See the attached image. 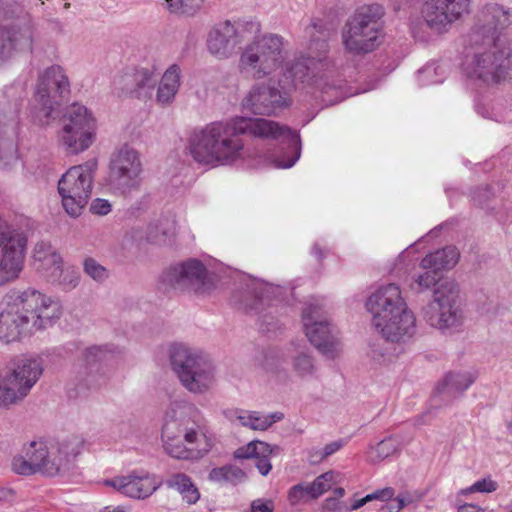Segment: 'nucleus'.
Masks as SVG:
<instances>
[{
    "label": "nucleus",
    "mask_w": 512,
    "mask_h": 512,
    "mask_svg": "<svg viewBox=\"0 0 512 512\" xmlns=\"http://www.w3.org/2000/svg\"><path fill=\"white\" fill-rule=\"evenodd\" d=\"M401 510H398L396 502L392 504H383L379 508V512H400Z\"/></svg>",
    "instance_id": "64"
},
{
    "label": "nucleus",
    "mask_w": 512,
    "mask_h": 512,
    "mask_svg": "<svg viewBox=\"0 0 512 512\" xmlns=\"http://www.w3.org/2000/svg\"><path fill=\"white\" fill-rule=\"evenodd\" d=\"M339 482V473L335 471H327L318 477L312 482L314 486V491L317 492L318 497L323 495L325 492L330 490L333 485Z\"/></svg>",
    "instance_id": "44"
},
{
    "label": "nucleus",
    "mask_w": 512,
    "mask_h": 512,
    "mask_svg": "<svg viewBox=\"0 0 512 512\" xmlns=\"http://www.w3.org/2000/svg\"><path fill=\"white\" fill-rule=\"evenodd\" d=\"M495 193L490 185L479 186L472 191L471 199L473 203L481 208H488Z\"/></svg>",
    "instance_id": "47"
},
{
    "label": "nucleus",
    "mask_w": 512,
    "mask_h": 512,
    "mask_svg": "<svg viewBox=\"0 0 512 512\" xmlns=\"http://www.w3.org/2000/svg\"><path fill=\"white\" fill-rule=\"evenodd\" d=\"M300 484L304 489L303 493H304L306 502L319 498L317 492L312 490V489H314V486L312 483H300Z\"/></svg>",
    "instance_id": "62"
},
{
    "label": "nucleus",
    "mask_w": 512,
    "mask_h": 512,
    "mask_svg": "<svg viewBox=\"0 0 512 512\" xmlns=\"http://www.w3.org/2000/svg\"><path fill=\"white\" fill-rule=\"evenodd\" d=\"M458 512H484L479 506L473 504H464L458 508Z\"/></svg>",
    "instance_id": "63"
},
{
    "label": "nucleus",
    "mask_w": 512,
    "mask_h": 512,
    "mask_svg": "<svg viewBox=\"0 0 512 512\" xmlns=\"http://www.w3.org/2000/svg\"><path fill=\"white\" fill-rule=\"evenodd\" d=\"M163 484L171 490L178 492L182 500L188 505L196 504L200 499V492L192 478L185 473L170 474Z\"/></svg>",
    "instance_id": "32"
},
{
    "label": "nucleus",
    "mask_w": 512,
    "mask_h": 512,
    "mask_svg": "<svg viewBox=\"0 0 512 512\" xmlns=\"http://www.w3.org/2000/svg\"><path fill=\"white\" fill-rule=\"evenodd\" d=\"M12 469L15 473L20 475H33L39 471L32 465L29 457L24 453L23 455L14 457L12 461Z\"/></svg>",
    "instance_id": "49"
},
{
    "label": "nucleus",
    "mask_w": 512,
    "mask_h": 512,
    "mask_svg": "<svg viewBox=\"0 0 512 512\" xmlns=\"http://www.w3.org/2000/svg\"><path fill=\"white\" fill-rule=\"evenodd\" d=\"M42 372L43 368L39 359L21 358L6 376L17 383V385H28V390L30 391L42 375Z\"/></svg>",
    "instance_id": "29"
},
{
    "label": "nucleus",
    "mask_w": 512,
    "mask_h": 512,
    "mask_svg": "<svg viewBox=\"0 0 512 512\" xmlns=\"http://www.w3.org/2000/svg\"><path fill=\"white\" fill-rule=\"evenodd\" d=\"M36 294L37 301L31 306H27L30 310L33 311V314L30 316V320L32 321V326L35 327L36 330L44 329L47 326H50L55 319H58L61 315V306L59 302L52 300L51 298L45 297L37 290H26L22 292L23 299L28 298V294Z\"/></svg>",
    "instance_id": "21"
},
{
    "label": "nucleus",
    "mask_w": 512,
    "mask_h": 512,
    "mask_svg": "<svg viewBox=\"0 0 512 512\" xmlns=\"http://www.w3.org/2000/svg\"><path fill=\"white\" fill-rule=\"evenodd\" d=\"M101 354L102 350L100 347L92 346L84 351L83 357L88 364H92L100 360Z\"/></svg>",
    "instance_id": "59"
},
{
    "label": "nucleus",
    "mask_w": 512,
    "mask_h": 512,
    "mask_svg": "<svg viewBox=\"0 0 512 512\" xmlns=\"http://www.w3.org/2000/svg\"><path fill=\"white\" fill-rule=\"evenodd\" d=\"M118 84L121 86V95L131 97L139 95V88H136L133 73H125L120 76Z\"/></svg>",
    "instance_id": "51"
},
{
    "label": "nucleus",
    "mask_w": 512,
    "mask_h": 512,
    "mask_svg": "<svg viewBox=\"0 0 512 512\" xmlns=\"http://www.w3.org/2000/svg\"><path fill=\"white\" fill-rule=\"evenodd\" d=\"M28 298L23 299L22 293L14 298L11 296V302L0 313V340L10 343L19 339L20 334L30 323V316L33 311L27 308L37 300L38 295L28 294Z\"/></svg>",
    "instance_id": "18"
},
{
    "label": "nucleus",
    "mask_w": 512,
    "mask_h": 512,
    "mask_svg": "<svg viewBox=\"0 0 512 512\" xmlns=\"http://www.w3.org/2000/svg\"><path fill=\"white\" fill-rule=\"evenodd\" d=\"M323 509L325 511L342 512L340 503L335 497H328L323 503Z\"/></svg>",
    "instance_id": "61"
},
{
    "label": "nucleus",
    "mask_w": 512,
    "mask_h": 512,
    "mask_svg": "<svg viewBox=\"0 0 512 512\" xmlns=\"http://www.w3.org/2000/svg\"><path fill=\"white\" fill-rule=\"evenodd\" d=\"M133 76L136 88H139V95H136V98L141 99L151 96L157 82L154 73L147 68H141L134 71Z\"/></svg>",
    "instance_id": "41"
},
{
    "label": "nucleus",
    "mask_w": 512,
    "mask_h": 512,
    "mask_svg": "<svg viewBox=\"0 0 512 512\" xmlns=\"http://www.w3.org/2000/svg\"><path fill=\"white\" fill-rule=\"evenodd\" d=\"M174 234V221L168 217H161L149 223L146 230V239L153 244H166Z\"/></svg>",
    "instance_id": "35"
},
{
    "label": "nucleus",
    "mask_w": 512,
    "mask_h": 512,
    "mask_svg": "<svg viewBox=\"0 0 512 512\" xmlns=\"http://www.w3.org/2000/svg\"><path fill=\"white\" fill-rule=\"evenodd\" d=\"M90 211L92 214L104 216L111 211V204L106 199L96 198L91 202Z\"/></svg>",
    "instance_id": "55"
},
{
    "label": "nucleus",
    "mask_w": 512,
    "mask_h": 512,
    "mask_svg": "<svg viewBox=\"0 0 512 512\" xmlns=\"http://www.w3.org/2000/svg\"><path fill=\"white\" fill-rule=\"evenodd\" d=\"M470 0H425L421 16L436 34L446 33L451 25L468 13Z\"/></svg>",
    "instance_id": "16"
},
{
    "label": "nucleus",
    "mask_w": 512,
    "mask_h": 512,
    "mask_svg": "<svg viewBox=\"0 0 512 512\" xmlns=\"http://www.w3.org/2000/svg\"><path fill=\"white\" fill-rule=\"evenodd\" d=\"M274 502L271 499H255L251 502L250 512H273Z\"/></svg>",
    "instance_id": "56"
},
{
    "label": "nucleus",
    "mask_w": 512,
    "mask_h": 512,
    "mask_svg": "<svg viewBox=\"0 0 512 512\" xmlns=\"http://www.w3.org/2000/svg\"><path fill=\"white\" fill-rule=\"evenodd\" d=\"M17 117L14 111L0 112V168L16 159Z\"/></svg>",
    "instance_id": "22"
},
{
    "label": "nucleus",
    "mask_w": 512,
    "mask_h": 512,
    "mask_svg": "<svg viewBox=\"0 0 512 512\" xmlns=\"http://www.w3.org/2000/svg\"><path fill=\"white\" fill-rule=\"evenodd\" d=\"M207 278L206 267L196 259H188L168 268L161 282L169 288L181 291H198Z\"/></svg>",
    "instance_id": "19"
},
{
    "label": "nucleus",
    "mask_w": 512,
    "mask_h": 512,
    "mask_svg": "<svg viewBox=\"0 0 512 512\" xmlns=\"http://www.w3.org/2000/svg\"><path fill=\"white\" fill-rule=\"evenodd\" d=\"M278 287L264 282L252 281L246 288L232 296V303L246 313H260L266 306H270L272 298L276 295Z\"/></svg>",
    "instance_id": "20"
},
{
    "label": "nucleus",
    "mask_w": 512,
    "mask_h": 512,
    "mask_svg": "<svg viewBox=\"0 0 512 512\" xmlns=\"http://www.w3.org/2000/svg\"><path fill=\"white\" fill-rule=\"evenodd\" d=\"M319 86L321 88L323 95L334 97V100L324 97L323 101L332 104L341 101L346 97L344 93V83L342 80H337L336 82L332 83H329L328 81H323V83H319Z\"/></svg>",
    "instance_id": "45"
},
{
    "label": "nucleus",
    "mask_w": 512,
    "mask_h": 512,
    "mask_svg": "<svg viewBox=\"0 0 512 512\" xmlns=\"http://www.w3.org/2000/svg\"><path fill=\"white\" fill-rule=\"evenodd\" d=\"M293 372L300 378H308L316 373L314 358L306 351H299L291 358Z\"/></svg>",
    "instance_id": "39"
},
{
    "label": "nucleus",
    "mask_w": 512,
    "mask_h": 512,
    "mask_svg": "<svg viewBox=\"0 0 512 512\" xmlns=\"http://www.w3.org/2000/svg\"><path fill=\"white\" fill-rule=\"evenodd\" d=\"M57 252L58 251L49 243H45V242L37 243L34 248V254H33L34 265L41 262L42 258H48L53 253H57Z\"/></svg>",
    "instance_id": "53"
},
{
    "label": "nucleus",
    "mask_w": 512,
    "mask_h": 512,
    "mask_svg": "<svg viewBox=\"0 0 512 512\" xmlns=\"http://www.w3.org/2000/svg\"><path fill=\"white\" fill-rule=\"evenodd\" d=\"M70 93V82L59 65L46 68L38 77L35 101L41 106L37 113L41 125H47L56 106Z\"/></svg>",
    "instance_id": "13"
},
{
    "label": "nucleus",
    "mask_w": 512,
    "mask_h": 512,
    "mask_svg": "<svg viewBox=\"0 0 512 512\" xmlns=\"http://www.w3.org/2000/svg\"><path fill=\"white\" fill-rule=\"evenodd\" d=\"M103 384H105V379L103 376H99L96 374L89 373L85 379H83V383H79L77 386V395H85V388L87 389H98Z\"/></svg>",
    "instance_id": "52"
},
{
    "label": "nucleus",
    "mask_w": 512,
    "mask_h": 512,
    "mask_svg": "<svg viewBox=\"0 0 512 512\" xmlns=\"http://www.w3.org/2000/svg\"><path fill=\"white\" fill-rule=\"evenodd\" d=\"M163 485L155 474L144 470H134L126 475L125 496L134 499H146Z\"/></svg>",
    "instance_id": "25"
},
{
    "label": "nucleus",
    "mask_w": 512,
    "mask_h": 512,
    "mask_svg": "<svg viewBox=\"0 0 512 512\" xmlns=\"http://www.w3.org/2000/svg\"><path fill=\"white\" fill-rule=\"evenodd\" d=\"M395 494V489L392 487H385L382 489H378L370 494H367L365 497L356 500L350 507V510H357L361 507H363L368 502L374 501V500H380L382 502H387L389 500H392Z\"/></svg>",
    "instance_id": "42"
},
{
    "label": "nucleus",
    "mask_w": 512,
    "mask_h": 512,
    "mask_svg": "<svg viewBox=\"0 0 512 512\" xmlns=\"http://www.w3.org/2000/svg\"><path fill=\"white\" fill-rule=\"evenodd\" d=\"M180 87V67L176 64L171 65L163 74L159 83L156 100L163 106L170 105Z\"/></svg>",
    "instance_id": "33"
},
{
    "label": "nucleus",
    "mask_w": 512,
    "mask_h": 512,
    "mask_svg": "<svg viewBox=\"0 0 512 512\" xmlns=\"http://www.w3.org/2000/svg\"><path fill=\"white\" fill-rule=\"evenodd\" d=\"M347 444L345 439H338L336 441L330 442L326 444L322 449L316 450L311 457L317 458L316 460H311V462H321L328 458L329 456L335 454L340 449H342Z\"/></svg>",
    "instance_id": "48"
},
{
    "label": "nucleus",
    "mask_w": 512,
    "mask_h": 512,
    "mask_svg": "<svg viewBox=\"0 0 512 512\" xmlns=\"http://www.w3.org/2000/svg\"><path fill=\"white\" fill-rule=\"evenodd\" d=\"M482 25L469 34L473 52L467 54L463 70L467 78L483 84H498L512 78L509 72L512 41L497 35L512 24V9L506 10L496 3L486 5L480 14Z\"/></svg>",
    "instance_id": "2"
},
{
    "label": "nucleus",
    "mask_w": 512,
    "mask_h": 512,
    "mask_svg": "<svg viewBox=\"0 0 512 512\" xmlns=\"http://www.w3.org/2000/svg\"><path fill=\"white\" fill-rule=\"evenodd\" d=\"M95 129V118L87 107L73 103L63 115L61 143L70 154L83 152L92 145Z\"/></svg>",
    "instance_id": "11"
},
{
    "label": "nucleus",
    "mask_w": 512,
    "mask_h": 512,
    "mask_svg": "<svg viewBox=\"0 0 512 512\" xmlns=\"http://www.w3.org/2000/svg\"><path fill=\"white\" fill-rule=\"evenodd\" d=\"M395 450H396V447L394 446L391 439H385V440L380 441L376 447L377 456L380 459L387 458Z\"/></svg>",
    "instance_id": "57"
},
{
    "label": "nucleus",
    "mask_w": 512,
    "mask_h": 512,
    "mask_svg": "<svg viewBox=\"0 0 512 512\" xmlns=\"http://www.w3.org/2000/svg\"><path fill=\"white\" fill-rule=\"evenodd\" d=\"M48 282L60 287L63 291H71L79 285L80 273L73 266L63 267L62 265L59 269H54Z\"/></svg>",
    "instance_id": "37"
},
{
    "label": "nucleus",
    "mask_w": 512,
    "mask_h": 512,
    "mask_svg": "<svg viewBox=\"0 0 512 512\" xmlns=\"http://www.w3.org/2000/svg\"><path fill=\"white\" fill-rule=\"evenodd\" d=\"M303 491L304 489L300 483L290 488L288 492V500L291 505H296L300 502H306Z\"/></svg>",
    "instance_id": "58"
},
{
    "label": "nucleus",
    "mask_w": 512,
    "mask_h": 512,
    "mask_svg": "<svg viewBox=\"0 0 512 512\" xmlns=\"http://www.w3.org/2000/svg\"><path fill=\"white\" fill-rule=\"evenodd\" d=\"M104 484L113 487L115 490L125 495L126 491V476L116 477L111 480H105Z\"/></svg>",
    "instance_id": "60"
},
{
    "label": "nucleus",
    "mask_w": 512,
    "mask_h": 512,
    "mask_svg": "<svg viewBox=\"0 0 512 512\" xmlns=\"http://www.w3.org/2000/svg\"><path fill=\"white\" fill-rule=\"evenodd\" d=\"M239 135L281 139L292 152L287 160L273 159L277 168H290L300 157L299 135L287 126L263 119L236 117L230 122H212L195 130L189 139V151L195 161L203 164H227L239 157L243 143Z\"/></svg>",
    "instance_id": "1"
},
{
    "label": "nucleus",
    "mask_w": 512,
    "mask_h": 512,
    "mask_svg": "<svg viewBox=\"0 0 512 512\" xmlns=\"http://www.w3.org/2000/svg\"><path fill=\"white\" fill-rule=\"evenodd\" d=\"M498 488V483L491 478H483L476 481L472 486L461 490V494L466 495L468 493L480 492V493H492Z\"/></svg>",
    "instance_id": "50"
},
{
    "label": "nucleus",
    "mask_w": 512,
    "mask_h": 512,
    "mask_svg": "<svg viewBox=\"0 0 512 512\" xmlns=\"http://www.w3.org/2000/svg\"><path fill=\"white\" fill-rule=\"evenodd\" d=\"M237 30L229 21L215 25L207 39V47L211 54L228 57L236 46Z\"/></svg>",
    "instance_id": "24"
},
{
    "label": "nucleus",
    "mask_w": 512,
    "mask_h": 512,
    "mask_svg": "<svg viewBox=\"0 0 512 512\" xmlns=\"http://www.w3.org/2000/svg\"><path fill=\"white\" fill-rule=\"evenodd\" d=\"M421 498V494L416 495L410 492H405L401 495H397L396 497L394 496L392 499L396 502L398 510H402L406 506L421 500Z\"/></svg>",
    "instance_id": "54"
},
{
    "label": "nucleus",
    "mask_w": 512,
    "mask_h": 512,
    "mask_svg": "<svg viewBox=\"0 0 512 512\" xmlns=\"http://www.w3.org/2000/svg\"><path fill=\"white\" fill-rule=\"evenodd\" d=\"M166 9L179 16H194L202 7L203 0H164Z\"/></svg>",
    "instance_id": "40"
},
{
    "label": "nucleus",
    "mask_w": 512,
    "mask_h": 512,
    "mask_svg": "<svg viewBox=\"0 0 512 512\" xmlns=\"http://www.w3.org/2000/svg\"><path fill=\"white\" fill-rule=\"evenodd\" d=\"M477 379V373L469 370L449 371L436 386L435 392L442 400L462 395Z\"/></svg>",
    "instance_id": "23"
},
{
    "label": "nucleus",
    "mask_w": 512,
    "mask_h": 512,
    "mask_svg": "<svg viewBox=\"0 0 512 512\" xmlns=\"http://www.w3.org/2000/svg\"><path fill=\"white\" fill-rule=\"evenodd\" d=\"M424 272L414 277V282L418 286V291L423 292L426 290L432 291V299L435 298V293L440 290V286L444 284V281H455L449 277H443L437 272H433L432 269H423Z\"/></svg>",
    "instance_id": "38"
},
{
    "label": "nucleus",
    "mask_w": 512,
    "mask_h": 512,
    "mask_svg": "<svg viewBox=\"0 0 512 512\" xmlns=\"http://www.w3.org/2000/svg\"><path fill=\"white\" fill-rule=\"evenodd\" d=\"M169 355L173 371L189 392L202 394L210 389L214 367L206 355L182 343L172 344Z\"/></svg>",
    "instance_id": "5"
},
{
    "label": "nucleus",
    "mask_w": 512,
    "mask_h": 512,
    "mask_svg": "<svg viewBox=\"0 0 512 512\" xmlns=\"http://www.w3.org/2000/svg\"><path fill=\"white\" fill-rule=\"evenodd\" d=\"M28 385H17L5 376L0 383V407L8 408L21 402L29 393Z\"/></svg>",
    "instance_id": "34"
},
{
    "label": "nucleus",
    "mask_w": 512,
    "mask_h": 512,
    "mask_svg": "<svg viewBox=\"0 0 512 512\" xmlns=\"http://www.w3.org/2000/svg\"><path fill=\"white\" fill-rule=\"evenodd\" d=\"M63 265V258L59 252L53 253L48 258H42V261L35 264V268L39 271L47 281L50 280L51 274L54 273V269L60 268Z\"/></svg>",
    "instance_id": "46"
},
{
    "label": "nucleus",
    "mask_w": 512,
    "mask_h": 512,
    "mask_svg": "<svg viewBox=\"0 0 512 512\" xmlns=\"http://www.w3.org/2000/svg\"><path fill=\"white\" fill-rule=\"evenodd\" d=\"M285 59L283 38L277 34H265L245 47L239 69L253 79H263L276 71Z\"/></svg>",
    "instance_id": "8"
},
{
    "label": "nucleus",
    "mask_w": 512,
    "mask_h": 512,
    "mask_svg": "<svg viewBox=\"0 0 512 512\" xmlns=\"http://www.w3.org/2000/svg\"><path fill=\"white\" fill-rule=\"evenodd\" d=\"M459 259V252L454 246H447L427 254L420 262V268L432 269L441 274L443 270L453 268Z\"/></svg>",
    "instance_id": "31"
},
{
    "label": "nucleus",
    "mask_w": 512,
    "mask_h": 512,
    "mask_svg": "<svg viewBox=\"0 0 512 512\" xmlns=\"http://www.w3.org/2000/svg\"><path fill=\"white\" fill-rule=\"evenodd\" d=\"M198 412L190 406L172 402L164 415L161 439L165 452L176 459L192 457L193 445L198 441L201 425L197 419Z\"/></svg>",
    "instance_id": "4"
},
{
    "label": "nucleus",
    "mask_w": 512,
    "mask_h": 512,
    "mask_svg": "<svg viewBox=\"0 0 512 512\" xmlns=\"http://www.w3.org/2000/svg\"><path fill=\"white\" fill-rule=\"evenodd\" d=\"M384 13L380 4L359 7L345 25L343 43L346 50L355 54L373 51L382 35Z\"/></svg>",
    "instance_id": "7"
},
{
    "label": "nucleus",
    "mask_w": 512,
    "mask_h": 512,
    "mask_svg": "<svg viewBox=\"0 0 512 512\" xmlns=\"http://www.w3.org/2000/svg\"><path fill=\"white\" fill-rule=\"evenodd\" d=\"M225 417L230 420H238L240 424L251 430L265 431L275 422L284 418L282 412H273L263 415L257 411H245L241 409H228L224 411Z\"/></svg>",
    "instance_id": "27"
},
{
    "label": "nucleus",
    "mask_w": 512,
    "mask_h": 512,
    "mask_svg": "<svg viewBox=\"0 0 512 512\" xmlns=\"http://www.w3.org/2000/svg\"><path fill=\"white\" fill-rule=\"evenodd\" d=\"M393 316H388L387 323L383 325H375V328L380 332V334L388 341L391 342H405L406 340L412 338L416 332V319L411 310L408 309L407 304L405 305V314H409L412 319L411 325H406L403 322L404 317L402 314L399 316L397 313H393Z\"/></svg>",
    "instance_id": "26"
},
{
    "label": "nucleus",
    "mask_w": 512,
    "mask_h": 512,
    "mask_svg": "<svg viewBox=\"0 0 512 512\" xmlns=\"http://www.w3.org/2000/svg\"><path fill=\"white\" fill-rule=\"evenodd\" d=\"M307 60L287 62L278 79L270 78L251 86L241 105L256 115L277 116L291 104L290 94L304 84L310 75Z\"/></svg>",
    "instance_id": "3"
},
{
    "label": "nucleus",
    "mask_w": 512,
    "mask_h": 512,
    "mask_svg": "<svg viewBox=\"0 0 512 512\" xmlns=\"http://www.w3.org/2000/svg\"><path fill=\"white\" fill-rule=\"evenodd\" d=\"M32 36L28 30L0 31V61L8 59L15 50H32Z\"/></svg>",
    "instance_id": "30"
},
{
    "label": "nucleus",
    "mask_w": 512,
    "mask_h": 512,
    "mask_svg": "<svg viewBox=\"0 0 512 512\" xmlns=\"http://www.w3.org/2000/svg\"><path fill=\"white\" fill-rule=\"evenodd\" d=\"M83 270L90 278L98 283H103L109 277L106 267L92 257L84 259Z\"/></svg>",
    "instance_id": "43"
},
{
    "label": "nucleus",
    "mask_w": 512,
    "mask_h": 512,
    "mask_svg": "<svg viewBox=\"0 0 512 512\" xmlns=\"http://www.w3.org/2000/svg\"><path fill=\"white\" fill-rule=\"evenodd\" d=\"M273 448L263 441H251L247 445L238 448L234 452L236 459H255V466L259 473L266 476L272 469L269 456L272 454Z\"/></svg>",
    "instance_id": "28"
},
{
    "label": "nucleus",
    "mask_w": 512,
    "mask_h": 512,
    "mask_svg": "<svg viewBox=\"0 0 512 512\" xmlns=\"http://www.w3.org/2000/svg\"><path fill=\"white\" fill-rule=\"evenodd\" d=\"M27 238L22 231L12 228L0 219V246L3 254L0 259V285L15 280L23 268Z\"/></svg>",
    "instance_id": "15"
},
{
    "label": "nucleus",
    "mask_w": 512,
    "mask_h": 512,
    "mask_svg": "<svg viewBox=\"0 0 512 512\" xmlns=\"http://www.w3.org/2000/svg\"><path fill=\"white\" fill-rule=\"evenodd\" d=\"M208 479L217 483H226L237 485L246 480L245 472L233 464H227L222 467L213 468L208 475Z\"/></svg>",
    "instance_id": "36"
},
{
    "label": "nucleus",
    "mask_w": 512,
    "mask_h": 512,
    "mask_svg": "<svg viewBox=\"0 0 512 512\" xmlns=\"http://www.w3.org/2000/svg\"><path fill=\"white\" fill-rule=\"evenodd\" d=\"M406 302L401 296L400 288L395 284H388L376 290L366 301V308L372 314L373 325H383L388 316L402 314L403 322L411 325L412 319L409 314H405Z\"/></svg>",
    "instance_id": "17"
},
{
    "label": "nucleus",
    "mask_w": 512,
    "mask_h": 512,
    "mask_svg": "<svg viewBox=\"0 0 512 512\" xmlns=\"http://www.w3.org/2000/svg\"><path fill=\"white\" fill-rule=\"evenodd\" d=\"M83 439L77 435L51 442L32 441L24 447L32 465L47 476H56L70 468L72 461L80 454Z\"/></svg>",
    "instance_id": "6"
},
{
    "label": "nucleus",
    "mask_w": 512,
    "mask_h": 512,
    "mask_svg": "<svg viewBox=\"0 0 512 512\" xmlns=\"http://www.w3.org/2000/svg\"><path fill=\"white\" fill-rule=\"evenodd\" d=\"M459 285L456 281H444L435 298L422 309L425 322L438 330L445 331L460 327L464 320L459 301Z\"/></svg>",
    "instance_id": "10"
},
{
    "label": "nucleus",
    "mask_w": 512,
    "mask_h": 512,
    "mask_svg": "<svg viewBox=\"0 0 512 512\" xmlns=\"http://www.w3.org/2000/svg\"><path fill=\"white\" fill-rule=\"evenodd\" d=\"M98 168L96 158L69 168L58 181V192L65 211L78 217L91 197L94 174Z\"/></svg>",
    "instance_id": "9"
},
{
    "label": "nucleus",
    "mask_w": 512,
    "mask_h": 512,
    "mask_svg": "<svg viewBox=\"0 0 512 512\" xmlns=\"http://www.w3.org/2000/svg\"><path fill=\"white\" fill-rule=\"evenodd\" d=\"M302 318L310 343L326 358H336L341 348L339 332L323 315L322 307L310 304L303 310Z\"/></svg>",
    "instance_id": "14"
},
{
    "label": "nucleus",
    "mask_w": 512,
    "mask_h": 512,
    "mask_svg": "<svg viewBox=\"0 0 512 512\" xmlns=\"http://www.w3.org/2000/svg\"><path fill=\"white\" fill-rule=\"evenodd\" d=\"M142 172L139 152L124 144L110 156L107 184L115 192H130L140 186Z\"/></svg>",
    "instance_id": "12"
}]
</instances>
